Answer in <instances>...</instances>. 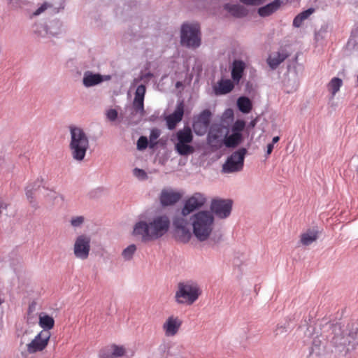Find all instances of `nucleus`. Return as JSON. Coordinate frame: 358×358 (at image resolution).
<instances>
[{
    "label": "nucleus",
    "mask_w": 358,
    "mask_h": 358,
    "mask_svg": "<svg viewBox=\"0 0 358 358\" xmlns=\"http://www.w3.org/2000/svg\"><path fill=\"white\" fill-rule=\"evenodd\" d=\"M314 11L315 9L310 8L298 14L293 20V26L295 27H300L303 21L308 19L310 15L314 13Z\"/></svg>",
    "instance_id": "nucleus-27"
},
{
    "label": "nucleus",
    "mask_w": 358,
    "mask_h": 358,
    "mask_svg": "<svg viewBox=\"0 0 358 358\" xmlns=\"http://www.w3.org/2000/svg\"><path fill=\"white\" fill-rule=\"evenodd\" d=\"M342 85L343 81L338 78L335 77L331 80L328 84V90L331 93L333 96H334L339 91Z\"/></svg>",
    "instance_id": "nucleus-31"
},
{
    "label": "nucleus",
    "mask_w": 358,
    "mask_h": 358,
    "mask_svg": "<svg viewBox=\"0 0 358 358\" xmlns=\"http://www.w3.org/2000/svg\"><path fill=\"white\" fill-rule=\"evenodd\" d=\"M247 152L245 148H241L234 152L223 164L222 171L224 173L238 172L243 169L245 155Z\"/></svg>",
    "instance_id": "nucleus-7"
},
{
    "label": "nucleus",
    "mask_w": 358,
    "mask_h": 358,
    "mask_svg": "<svg viewBox=\"0 0 358 358\" xmlns=\"http://www.w3.org/2000/svg\"><path fill=\"white\" fill-rule=\"evenodd\" d=\"M178 142L175 145L177 152L182 156H187L194 153V148L189 145L193 141V134L189 127H186L176 133Z\"/></svg>",
    "instance_id": "nucleus-5"
},
{
    "label": "nucleus",
    "mask_w": 358,
    "mask_h": 358,
    "mask_svg": "<svg viewBox=\"0 0 358 358\" xmlns=\"http://www.w3.org/2000/svg\"><path fill=\"white\" fill-rule=\"evenodd\" d=\"M90 238L86 235L79 236L74 243V255L77 258L86 259L90 250Z\"/></svg>",
    "instance_id": "nucleus-10"
},
{
    "label": "nucleus",
    "mask_w": 358,
    "mask_h": 358,
    "mask_svg": "<svg viewBox=\"0 0 358 358\" xmlns=\"http://www.w3.org/2000/svg\"><path fill=\"white\" fill-rule=\"evenodd\" d=\"M175 231L176 238L182 243H187L192 237L188 227L176 229Z\"/></svg>",
    "instance_id": "nucleus-30"
},
{
    "label": "nucleus",
    "mask_w": 358,
    "mask_h": 358,
    "mask_svg": "<svg viewBox=\"0 0 358 358\" xmlns=\"http://www.w3.org/2000/svg\"><path fill=\"white\" fill-rule=\"evenodd\" d=\"M279 140H280L279 136L273 137V139H272V143L271 144L274 145L275 143H278L279 141Z\"/></svg>",
    "instance_id": "nucleus-44"
},
{
    "label": "nucleus",
    "mask_w": 358,
    "mask_h": 358,
    "mask_svg": "<svg viewBox=\"0 0 358 358\" xmlns=\"http://www.w3.org/2000/svg\"><path fill=\"white\" fill-rule=\"evenodd\" d=\"M184 115V103H179L174 112L166 117L167 127L172 130L176 128L177 124L180 122Z\"/></svg>",
    "instance_id": "nucleus-15"
},
{
    "label": "nucleus",
    "mask_w": 358,
    "mask_h": 358,
    "mask_svg": "<svg viewBox=\"0 0 358 358\" xmlns=\"http://www.w3.org/2000/svg\"><path fill=\"white\" fill-rule=\"evenodd\" d=\"M242 141V134L239 132H235L224 139V145L228 148H234L237 146Z\"/></svg>",
    "instance_id": "nucleus-29"
},
{
    "label": "nucleus",
    "mask_w": 358,
    "mask_h": 358,
    "mask_svg": "<svg viewBox=\"0 0 358 358\" xmlns=\"http://www.w3.org/2000/svg\"><path fill=\"white\" fill-rule=\"evenodd\" d=\"M201 291L197 283L193 281L179 282L175 299L179 304L192 305L199 297Z\"/></svg>",
    "instance_id": "nucleus-4"
},
{
    "label": "nucleus",
    "mask_w": 358,
    "mask_h": 358,
    "mask_svg": "<svg viewBox=\"0 0 358 358\" xmlns=\"http://www.w3.org/2000/svg\"><path fill=\"white\" fill-rule=\"evenodd\" d=\"M282 3V0H274L266 6L259 8L258 14L263 17H268L275 13L280 8Z\"/></svg>",
    "instance_id": "nucleus-19"
},
{
    "label": "nucleus",
    "mask_w": 358,
    "mask_h": 358,
    "mask_svg": "<svg viewBox=\"0 0 358 358\" xmlns=\"http://www.w3.org/2000/svg\"><path fill=\"white\" fill-rule=\"evenodd\" d=\"M245 69V64L241 60H234L232 64L231 78L233 81L238 83L242 78L244 71Z\"/></svg>",
    "instance_id": "nucleus-20"
},
{
    "label": "nucleus",
    "mask_w": 358,
    "mask_h": 358,
    "mask_svg": "<svg viewBox=\"0 0 358 358\" xmlns=\"http://www.w3.org/2000/svg\"><path fill=\"white\" fill-rule=\"evenodd\" d=\"M84 221V218L82 216L74 217L71 220V223L73 227L80 226Z\"/></svg>",
    "instance_id": "nucleus-40"
},
{
    "label": "nucleus",
    "mask_w": 358,
    "mask_h": 358,
    "mask_svg": "<svg viewBox=\"0 0 358 358\" xmlns=\"http://www.w3.org/2000/svg\"><path fill=\"white\" fill-rule=\"evenodd\" d=\"M238 109L243 113H248L252 108V101L246 96H241L237 100Z\"/></svg>",
    "instance_id": "nucleus-28"
},
{
    "label": "nucleus",
    "mask_w": 358,
    "mask_h": 358,
    "mask_svg": "<svg viewBox=\"0 0 358 358\" xmlns=\"http://www.w3.org/2000/svg\"><path fill=\"white\" fill-rule=\"evenodd\" d=\"M210 115L208 110H205L194 122L193 128L196 134L203 135L206 132L210 124Z\"/></svg>",
    "instance_id": "nucleus-13"
},
{
    "label": "nucleus",
    "mask_w": 358,
    "mask_h": 358,
    "mask_svg": "<svg viewBox=\"0 0 358 358\" xmlns=\"http://www.w3.org/2000/svg\"><path fill=\"white\" fill-rule=\"evenodd\" d=\"M107 117L110 121H114L117 117V112L115 109H110L106 113Z\"/></svg>",
    "instance_id": "nucleus-39"
},
{
    "label": "nucleus",
    "mask_w": 358,
    "mask_h": 358,
    "mask_svg": "<svg viewBox=\"0 0 358 358\" xmlns=\"http://www.w3.org/2000/svg\"><path fill=\"white\" fill-rule=\"evenodd\" d=\"M355 339H356V341L353 343V344H352L353 345L358 344V335L357 334H356Z\"/></svg>",
    "instance_id": "nucleus-46"
},
{
    "label": "nucleus",
    "mask_w": 358,
    "mask_h": 358,
    "mask_svg": "<svg viewBox=\"0 0 358 358\" xmlns=\"http://www.w3.org/2000/svg\"><path fill=\"white\" fill-rule=\"evenodd\" d=\"M170 224V219L166 215H155L148 222L140 221L136 223L133 234L139 236L143 242L153 241L168 232Z\"/></svg>",
    "instance_id": "nucleus-1"
},
{
    "label": "nucleus",
    "mask_w": 358,
    "mask_h": 358,
    "mask_svg": "<svg viewBox=\"0 0 358 358\" xmlns=\"http://www.w3.org/2000/svg\"><path fill=\"white\" fill-rule=\"evenodd\" d=\"M234 87L233 82L229 79L221 80L218 83V87L216 89L217 94H226L229 93Z\"/></svg>",
    "instance_id": "nucleus-25"
},
{
    "label": "nucleus",
    "mask_w": 358,
    "mask_h": 358,
    "mask_svg": "<svg viewBox=\"0 0 358 358\" xmlns=\"http://www.w3.org/2000/svg\"><path fill=\"white\" fill-rule=\"evenodd\" d=\"M224 8L232 15L237 17H244L248 13L247 10L243 6L238 4L231 5L227 3L224 6Z\"/></svg>",
    "instance_id": "nucleus-24"
},
{
    "label": "nucleus",
    "mask_w": 358,
    "mask_h": 358,
    "mask_svg": "<svg viewBox=\"0 0 358 358\" xmlns=\"http://www.w3.org/2000/svg\"><path fill=\"white\" fill-rule=\"evenodd\" d=\"M220 138V131L211 129L208 134V143L212 147H219L221 145Z\"/></svg>",
    "instance_id": "nucleus-26"
},
{
    "label": "nucleus",
    "mask_w": 358,
    "mask_h": 358,
    "mask_svg": "<svg viewBox=\"0 0 358 358\" xmlns=\"http://www.w3.org/2000/svg\"><path fill=\"white\" fill-rule=\"evenodd\" d=\"M35 190L36 189L34 187H31V186H28L26 188V196L31 203H33V194Z\"/></svg>",
    "instance_id": "nucleus-37"
},
{
    "label": "nucleus",
    "mask_w": 358,
    "mask_h": 358,
    "mask_svg": "<svg viewBox=\"0 0 358 358\" xmlns=\"http://www.w3.org/2000/svg\"><path fill=\"white\" fill-rule=\"evenodd\" d=\"M38 324L43 329V331H49L55 326V320L52 316L41 313L39 315Z\"/></svg>",
    "instance_id": "nucleus-23"
},
{
    "label": "nucleus",
    "mask_w": 358,
    "mask_h": 358,
    "mask_svg": "<svg viewBox=\"0 0 358 358\" xmlns=\"http://www.w3.org/2000/svg\"><path fill=\"white\" fill-rule=\"evenodd\" d=\"M71 141L69 150L73 159L82 162L89 148V139L84 131L78 127H69Z\"/></svg>",
    "instance_id": "nucleus-2"
},
{
    "label": "nucleus",
    "mask_w": 358,
    "mask_h": 358,
    "mask_svg": "<svg viewBox=\"0 0 358 358\" xmlns=\"http://www.w3.org/2000/svg\"><path fill=\"white\" fill-rule=\"evenodd\" d=\"M232 208V201L230 199H214L212 201L210 209L220 218L229 216Z\"/></svg>",
    "instance_id": "nucleus-9"
},
{
    "label": "nucleus",
    "mask_w": 358,
    "mask_h": 358,
    "mask_svg": "<svg viewBox=\"0 0 358 358\" xmlns=\"http://www.w3.org/2000/svg\"><path fill=\"white\" fill-rule=\"evenodd\" d=\"M50 6L48 3H44L33 13V15L35 16L38 15L43 13Z\"/></svg>",
    "instance_id": "nucleus-41"
},
{
    "label": "nucleus",
    "mask_w": 358,
    "mask_h": 358,
    "mask_svg": "<svg viewBox=\"0 0 358 358\" xmlns=\"http://www.w3.org/2000/svg\"><path fill=\"white\" fill-rule=\"evenodd\" d=\"M206 199L205 196L199 192L194 193L185 202L182 213L187 215L194 210L201 207L206 203Z\"/></svg>",
    "instance_id": "nucleus-12"
},
{
    "label": "nucleus",
    "mask_w": 358,
    "mask_h": 358,
    "mask_svg": "<svg viewBox=\"0 0 358 358\" xmlns=\"http://www.w3.org/2000/svg\"><path fill=\"white\" fill-rule=\"evenodd\" d=\"M50 338V333L46 331H41L27 345L28 354H34L43 351L48 345Z\"/></svg>",
    "instance_id": "nucleus-8"
},
{
    "label": "nucleus",
    "mask_w": 358,
    "mask_h": 358,
    "mask_svg": "<svg viewBox=\"0 0 358 358\" xmlns=\"http://www.w3.org/2000/svg\"><path fill=\"white\" fill-rule=\"evenodd\" d=\"M289 57V54L284 50L273 52L267 59V63L272 69H275L283 61Z\"/></svg>",
    "instance_id": "nucleus-18"
},
{
    "label": "nucleus",
    "mask_w": 358,
    "mask_h": 358,
    "mask_svg": "<svg viewBox=\"0 0 358 358\" xmlns=\"http://www.w3.org/2000/svg\"><path fill=\"white\" fill-rule=\"evenodd\" d=\"M199 26L198 24H183L181 28V43L187 47L199 46Z\"/></svg>",
    "instance_id": "nucleus-6"
},
{
    "label": "nucleus",
    "mask_w": 358,
    "mask_h": 358,
    "mask_svg": "<svg viewBox=\"0 0 358 358\" xmlns=\"http://www.w3.org/2000/svg\"><path fill=\"white\" fill-rule=\"evenodd\" d=\"M148 144V138L145 136H141L137 141V148L138 150H144Z\"/></svg>",
    "instance_id": "nucleus-36"
},
{
    "label": "nucleus",
    "mask_w": 358,
    "mask_h": 358,
    "mask_svg": "<svg viewBox=\"0 0 358 358\" xmlns=\"http://www.w3.org/2000/svg\"><path fill=\"white\" fill-rule=\"evenodd\" d=\"M186 215H184L182 213L181 216L176 217L173 220V226L175 227V230L188 227L189 223L187 219L185 218Z\"/></svg>",
    "instance_id": "nucleus-32"
},
{
    "label": "nucleus",
    "mask_w": 358,
    "mask_h": 358,
    "mask_svg": "<svg viewBox=\"0 0 358 358\" xmlns=\"http://www.w3.org/2000/svg\"><path fill=\"white\" fill-rule=\"evenodd\" d=\"M182 198V194L172 189H163L160 195V202L162 206H171L178 202Z\"/></svg>",
    "instance_id": "nucleus-16"
},
{
    "label": "nucleus",
    "mask_w": 358,
    "mask_h": 358,
    "mask_svg": "<svg viewBox=\"0 0 358 358\" xmlns=\"http://www.w3.org/2000/svg\"><path fill=\"white\" fill-rule=\"evenodd\" d=\"M6 204L2 201V199H0V210L1 208H6Z\"/></svg>",
    "instance_id": "nucleus-45"
},
{
    "label": "nucleus",
    "mask_w": 358,
    "mask_h": 358,
    "mask_svg": "<svg viewBox=\"0 0 358 358\" xmlns=\"http://www.w3.org/2000/svg\"><path fill=\"white\" fill-rule=\"evenodd\" d=\"M126 349L122 345L112 344L104 350L100 355L101 358H117L124 356Z\"/></svg>",
    "instance_id": "nucleus-17"
},
{
    "label": "nucleus",
    "mask_w": 358,
    "mask_h": 358,
    "mask_svg": "<svg viewBox=\"0 0 358 358\" xmlns=\"http://www.w3.org/2000/svg\"><path fill=\"white\" fill-rule=\"evenodd\" d=\"M134 173L138 178H145L147 176L143 170L137 168L134 170Z\"/></svg>",
    "instance_id": "nucleus-42"
},
{
    "label": "nucleus",
    "mask_w": 358,
    "mask_h": 358,
    "mask_svg": "<svg viewBox=\"0 0 358 358\" xmlns=\"http://www.w3.org/2000/svg\"><path fill=\"white\" fill-rule=\"evenodd\" d=\"M103 80V79L101 75L87 71L84 74L83 83L85 87H89L98 85Z\"/></svg>",
    "instance_id": "nucleus-21"
},
{
    "label": "nucleus",
    "mask_w": 358,
    "mask_h": 358,
    "mask_svg": "<svg viewBox=\"0 0 358 358\" xmlns=\"http://www.w3.org/2000/svg\"><path fill=\"white\" fill-rule=\"evenodd\" d=\"M136 250V245L134 244H131L122 251V255L125 260H130L132 258Z\"/></svg>",
    "instance_id": "nucleus-33"
},
{
    "label": "nucleus",
    "mask_w": 358,
    "mask_h": 358,
    "mask_svg": "<svg viewBox=\"0 0 358 358\" xmlns=\"http://www.w3.org/2000/svg\"><path fill=\"white\" fill-rule=\"evenodd\" d=\"M193 234L200 241H206L213 229L214 217L208 211H200L192 217Z\"/></svg>",
    "instance_id": "nucleus-3"
},
{
    "label": "nucleus",
    "mask_w": 358,
    "mask_h": 358,
    "mask_svg": "<svg viewBox=\"0 0 358 358\" xmlns=\"http://www.w3.org/2000/svg\"><path fill=\"white\" fill-rule=\"evenodd\" d=\"M160 136V131L158 129H152L151 130L150 134V147L153 148L157 142V139Z\"/></svg>",
    "instance_id": "nucleus-34"
},
{
    "label": "nucleus",
    "mask_w": 358,
    "mask_h": 358,
    "mask_svg": "<svg viewBox=\"0 0 358 358\" xmlns=\"http://www.w3.org/2000/svg\"><path fill=\"white\" fill-rule=\"evenodd\" d=\"M245 123L243 120H236L232 127V132L241 133L245 128Z\"/></svg>",
    "instance_id": "nucleus-35"
},
{
    "label": "nucleus",
    "mask_w": 358,
    "mask_h": 358,
    "mask_svg": "<svg viewBox=\"0 0 358 358\" xmlns=\"http://www.w3.org/2000/svg\"><path fill=\"white\" fill-rule=\"evenodd\" d=\"M182 324V320L178 316L171 315L163 323L162 329L166 336L173 337L178 333Z\"/></svg>",
    "instance_id": "nucleus-11"
},
{
    "label": "nucleus",
    "mask_w": 358,
    "mask_h": 358,
    "mask_svg": "<svg viewBox=\"0 0 358 358\" xmlns=\"http://www.w3.org/2000/svg\"><path fill=\"white\" fill-rule=\"evenodd\" d=\"M146 92V88L144 85L138 86L135 96L133 102V106L136 113H139L141 116L145 113L144 110V97Z\"/></svg>",
    "instance_id": "nucleus-14"
},
{
    "label": "nucleus",
    "mask_w": 358,
    "mask_h": 358,
    "mask_svg": "<svg viewBox=\"0 0 358 358\" xmlns=\"http://www.w3.org/2000/svg\"><path fill=\"white\" fill-rule=\"evenodd\" d=\"M273 144L269 143L267 145V150H266V155H269L271 154L273 150Z\"/></svg>",
    "instance_id": "nucleus-43"
},
{
    "label": "nucleus",
    "mask_w": 358,
    "mask_h": 358,
    "mask_svg": "<svg viewBox=\"0 0 358 358\" xmlns=\"http://www.w3.org/2000/svg\"><path fill=\"white\" fill-rule=\"evenodd\" d=\"M318 238V231L314 229H308L300 236V243L303 245H309Z\"/></svg>",
    "instance_id": "nucleus-22"
},
{
    "label": "nucleus",
    "mask_w": 358,
    "mask_h": 358,
    "mask_svg": "<svg viewBox=\"0 0 358 358\" xmlns=\"http://www.w3.org/2000/svg\"><path fill=\"white\" fill-rule=\"evenodd\" d=\"M241 2L248 6H257L264 2V0H240Z\"/></svg>",
    "instance_id": "nucleus-38"
}]
</instances>
